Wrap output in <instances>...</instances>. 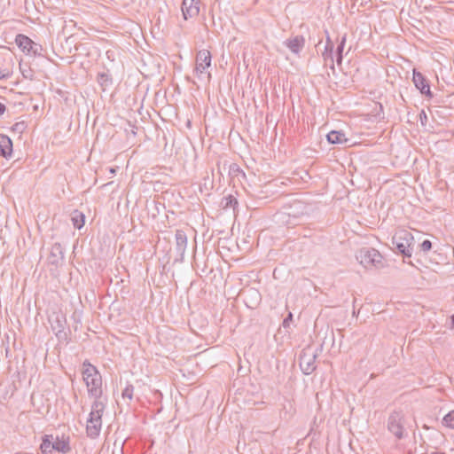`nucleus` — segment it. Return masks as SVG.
Masks as SVG:
<instances>
[{
  "mask_svg": "<svg viewBox=\"0 0 454 454\" xmlns=\"http://www.w3.org/2000/svg\"><path fill=\"white\" fill-rule=\"evenodd\" d=\"M413 241L414 238L412 234L406 230L398 231L393 237V244L395 246L396 249L407 257H411L412 254Z\"/></svg>",
  "mask_w": 454,
  "mask_h": 454,
  "instance_id": "20e7f679",
  "label": "nucleus"
},
{
  "mask_svg": "<svg viewBox=\"0 0 454 454\" xmlns=\"http://www.w3.org/2000/svg\"><path fill=\"white\" fill-rule=\"evenodd\" d=\"M285 45L294 54L298 55L304 47L305 40L302 36H294L284 42Z\"/></svg>",
  "mask_w": 454,
  "mask_h": 454,
  "instance_id": "f8f14e48",
  "label": "nucleus"
},
{
  "mask_svg": "<svg viewBox=\"0 0 454 454\" xmlns=\"http://www.w3.org/2000/svg\"><path fill=\"white\" fill-rule=\"evenodd\" d=\"M211 53L208 50H200L196 56L195 71L198 74L205 73L206 69L211 66Z\"/></svg>",
  "mask_w": 454,
  "mask_h": 454,
  "instance_id": "423d86ee",
  "label": "nucleus"
},
{
  "mask_svg": "<svg viewBox=\"0 0 454 454\" xmlns=\"http://www.w3.org/2000/svg\"><path fill=\"white\" fill-rule=\"evenodd\" d=\"M358 262L365 269H381L384 267V259L381 254L372 247H363L356 254Z\"/></svg>",
  "mask_w": 454,
  "mask_h": 454,
  "instance_id": "7ed1b4c3",
  "label": "nucleus"
},
{
  "mask_svg": "<svg viewBox=\"0 0 454 454\" xmlns=\"http://www.w3.org/2000/svg\"><path fill=\"white\" fill-rule=\"evenodd\" d=\"M412 80L416 88L419 90L422 94L432 97L430 86L421 73L414 69Z\"/></svg>",
  "mask_w": 454,
  "mask_h": 454,
  "instance_id": "1a4fd4ad",
  "label": "nucleus"
},
{
  "mask_svg": "<svg viewBox=\"0 0 454 454\" xmlns=\"http://www.w3.org/2000/svg\"><path fill=\"white\" fill-rule=\"evenodd\" d=\"M134 387L132 385H127L126 387L122 391V398H127L128 400H131L133 397Z\"/></svg>",
  "mask_w": 454,
  "mask_h": 454,
  "instance_id": "5701e85b",
  "label": "nucleus"
},
{
  "mask_svg": "<svg viewBox=\"0 0 454 454\" xmlns=\"http://www.w3.org/2000/svg\"><path fill=\"white\" fill-rule=\"evenodd\" d=\"M249 292H251L252 294H254L255 297L259 298L260 295H259L258 292H256L254 290H250Z\"/></svg>",
  "mask_w": 454,
  "mask_h": 454,
  "instance_id": "cd10ccee",
  "label": "nucleus"
},
{
  "mask_svg": "<svg viewBox=\"0 0 454 454\" xmlns=\"http://www.w3.org/2000/svg\"><path fill=\"white\" fill-rule=\"evenodd\" d=\"M54 450H58L61 453H67L70 450L69 441L64 437H57L53 441Z\"/></svg>",
  "mask_w": 454,
  "mask_h": 454,
  "instance_id": "dca6fc26",
  "label": "nucleus"
},
{
  "mask_svg": "<svg viewBox=\"0 0 454 454\" xmlns=\"http://www.w3.org/2000/svg\"><path fill=\"white\" fill-rule=\"evenodd\" d=\"M221 205L224 209L230 207L235 208V207L238 205V200L233 195H228L223 198Z\"/></svg>",
  "mask_w": 454,
  "mask_h": 454,
  "instance_id": "aec40b11",
  "label": "nucleus"
},
{
  "mask_svg": "<svg viewBox=\"0 0 454 454\" xmlns=\"http://www.w3.org/2000/svg\"><path fill=\"white\" fill-rule=\"evenodd\" d=\"M15 43L23 52H34L35 54L36 53L37 50L35 49L36 44L28 36L19 34L16 35Z\"/></svg>",
  "mask_w": 454,
  "mask_h": 454,
  "instance_id": "6e6552de",
  "label": "nucleus"
},
{
  "mask_svg": "<svg viewBox=\"0 0 454 454\" xmlns=\"http://www.w3.org/2000/svg\"><path fill=\"white\" fill-rule=\"evenodd\" d=\"M11 76V73L9 71L0 70V81L4 79H7Z\"/></svg>",
  "mask_w": 454,
  "mask_h": 454,
  "instance_id": "393cba45",
  "label": "nucleus"
},
{
  "mask_svg": "<svg viewBox=\"0 0 454 454\" xmlns=\"http://www.w3.org/2000/svg\"><path fill=\"white\" fill-rule=\"evenodd\" d=\"M176 250L179 254L180 258L183 259L187 247V235L182 230L176 231Z\"/></svg>",
  "mask_w": 454,
  "mask_h": 454,
  "instance_id": "9b49d317",
  "label": "nucleus"
},
{
  "mask_svg": "<svg viewBox=\"0 0 454 454\" xmlns=\"http://www.w3.org/2000/svg\"><path fill=\"white\" fill-rule=\"evenodd\" d=\"M293 315L292 313H289L288 317L284 319L283 321V326L287 327L289 325V322L292 320Z\"/></svg>",
  "mask_w": 454,
  "mask_h": 454,
  "instance_id": "a878e982",
  "label": "nucleus"
},
{
  "mask_svg": "<svg viewBox=\"0 0 454 454\" xmlns=\"http://www.w3.org/2000/svg\"><path fill=\"white\" fill-rule=\"evenodd\" d=\"M432 248V243L430 240L426 239L420 244V250L424 253H427Z\"/></svg>",
  "mask_w": 454,
  "mask_h": 454,
  "instance_id": "b1692460",
  "label": "nucleus"
},
{
  "mask_svg": "<svg viewBox=\"0 0 454 454\" xmlns=\"http://www.w3.org/2000/svg\"><path fill=\"white\" fill-rule=\"evenodd\" d=\"M442 424L451 429H454V411H450L443 417Z\"/></svg>",
  "mask_w": 454,
  "mask_h": 454,
  "instance_id": "4be33fe9",
  "label": "nucleus"
},
{
  "mask_svg": "<svg viewBox=\"0 0 454 454\" xmlns=\"http://www.w3.org/2000/svg\"><path fill=\"white\" fill-rule=\"evenodd\" d=\"M49 263L58 266L64 260V252L59 243H55L51 248L50 254L48 256Z\"/></svg>",
  "mask_w": 454,
  "mask_h": 454,
  "instance_id": "9d476101",
  "label": "nucleus"
},
{
  "mask_svg": "<svg viewBox=\"0 0 454 454\" xmlns=\"http://www.w3.org/2000/svg\"><path fill=\"white\" fill-rule=\"evenodd\" d=\"M422 116H425V119H427V115H426V113L424 111H422L420 113V119L422 120Z\"/></svg>",
  "mask_w": 454,
  "mask_h": 454,
  "instance_id": "7c9ffc66",
  "label": "nucleus"
},
{
  "mask_svg": "<svg viewBox=\"0 0 454 454\" xmlns=\"http://www.w3.org/2000/svg\"><path fill=\"white\" fill-rule=\"evenodd\" d=\"M200 0H183L182 14L185 20L197 17L200 13Z\"/></svg>",
  "mask_w": 454,
  "mask_h": 454,
  "instance_id": "39448f33",
  "label": "nucleus"
},
{
  "mask_svg": "<svg viewBox=\"0 0 454 454\" xmlns=\"http://www.w3.org/2000/svg\"><path fill=\"white\" fill-rule=\"evenodd\" d=\"M450 329H454V314L451 316V325Z\"/></svg>",
  "mask_w": 454,
  "mask_h": 454,
  "instance_id": "c85d7f7f",
  "label": "nucleus"
},
{
  "mask_svg": "<svg viewBox=\"0 0 454 454\" xmlns=\"http://www.w3.org/2000/svg\"><path fill=\"white\" fill-rule=\"evenodd\" d=\"M333 52V43L328 37L326 40L325 51L322 55H323L325 65H330L332 68H333V62H334Z\"/></svg>",
  "mask_w": 454,
  "mask_h": 454,
  "instance_id": "2eb2a0df",
  "label": "nucleus"
},
{
  "mask_svg": "<svg viewBox=\"0 0 454 454\" xmlns=\"http://www.w3.org/2000/svg\"><path fill=\"white\" fill-rule=\"evenodd\" d=\"M103 78H106V80H107V75H106V74H101V79H103Z\"/></svg>",
  "mask_w": 454,
  "mask_h": 454,
  "instance_id": "2f4dec72",
  "label": "nucleus"
},
{
  "mask_svg": "<svg viewBox=\"0 0 454 454\" xmlns=\"http://www.w3.org/2000/svg\"><path fill=\"white\" fill-rule=\"evenodd\" d=\"M109 172L111 175H114L115 174V169L114 168H109Z\"/></svg>",
  "mask_w": 454,
  "mask_h": 454,
  "instance_id": "c756f323",
  "label": "nucleus"
},
{
  "mask_svg": "<svg viewBox=\"0 0 454 454\" xmlns=\"http://www.w3.org/2000/svg\"><path fill=\"white\" fill-rule=\"evenodd\" d=\"M327 140L331 144H343L347 142L345 134L342 131L333 130L327 134Z\"/></svg>",
  "mask_w": 454,
  "mask_h": 454,
  "instance_id": "f3484780",
  "label": "nucleus"
},
{
  "mask_svg": "<svg viewBox=\"0 0 454 454\" xmlns=\"http://www.w3.org/2000/svg\"><path fill=\"white\" fill-rule=\"evenodd\" d=\"M5 111V106L2 103H0V116L4 114Z\"/></svg>",
  "mask_w": 454,
  "mask_h": 454,
  "instance_id": "bb28decb",
  "label": "nucleus"
},
{
  "mask_svg": "<svg viewBox=\"0 0 454 454\" xmlns=\"http://www.w3.org/2000/svg\"><path fill=\"white\" fill-rule=\"evenodd\" d=\"M51 330L55 333L56 336L63 333L66 325V318L60 315L56 314L54 317L49 319Z\"/></svg>",
  "mask_w": 454,
  "mask_h": 454,
  "instance_id": "ddd939ff",
  "label": "nucleus"
},
{
  "mask_svg": "<svg viewBox=\"0 0 454 454\" xmlns=\"http://www.w3.org/2000/svg\"><path fill=\"white\" fill-rule=\"evenodd\" d=\"M346 43V35L341 37L340 43L337 46L336 51V61L338 65H340L342 62V51L344 50V46Z\"/></svg>",
  "mask_w": 454,
  "mask_h": 454,
  "instance_id": "412c9836",
  "label": "nucleus"
},
{
  "mask_svg": "<svg viewBox=\"0 0 454 454\" xmlns=\"http://www.w3.org/2000/svg\"><path fill=\"white\" fill-rule=\"evenodd\" d=\"M300 367L301 371L309 375L316 369V356L303 352L300 356Z\"/></svg>",
  "mask_w": 454,
  "mask_h": 454,
  "instance_id": "0eeeda50",
  "label": "nucleus"
},
{
  "mask_svg": "<svg viewBox=\"0 0 454 454\" xmlns=\"http://www.w3.org/2000/svg\"><path fill=\"white\" fill-rule=\"evenodd\" d=\"M12 153V142L8 136L0 135V156L7 158Z\"/></svg>",
  "mask_w": 454,
  "mask_h": 454,
  "instance_id": "4468645a",
  "label": "nucleus"
},
{
  "mask_svg": "<svg viewBox=\"0 0 454 454\" xmlns=\"http://www.w3.org/2000/svg\"><path fill=\"white\" fill-rule=\"evenodd\" d=\"M73 225L76 229H81L84 225V215L79 211H74L71 218Z\"/></svg>",
  "mask_w": 454,
  "mask_h": 454,
  "instance_id": "6ab92c4d",
  "label": "nucleus"
},
{
  "mask_svg": "<svg viewBox=\"0 0 454 454\" xmlns=\"http://www.w3.org/2000/svg\"><path fill=\"white\" fill-rule=\"evenodd\" d=\"M53 437L52 435H45L43 438V442L41 443L40 449L43 454H51L54 450L53 446Z\"/></svg>",
  "mask_w": 454,
  "mask_h": 454,
  "instance_id": "a211bd4d",
  "label": "nucleus"
},
{
  "mask_svg": "<svg viewBox=\"0 0 454 454\" xmlns=\"http://www.w3.org/2000/svg\"><path fill=\"white\" fill-rule=\"evenodd\" d=\"M82 379L86 384L88 394L95 399L86 421V434L89 438L96 439L101 431L102 416L106 409V403L100 400L102 378L95 366L84 362L82 364Z\"/></svg>",
  "mask_w": 454,
  "mask_h": 454,
  "instance_id": "f257e3e1",
  "label": "nucleus"
},
{
  "mask_svg": "<svg viewBox=\"0 0 454 454\" xmlns=\"http://www.w3.org/2000/svg\"><path fill=\"white\" fill-rule=\"evenodd\" d=\"M387 427L388 432L396 440L407 438L409 435V422L405 414L402 411H393L387 418Z\"/></svg>",
  "mask_w": 454,
  "mask_h": 454,
  "instance_id": "f03ea898",
  "label": "nucleus"
}]
</instances>
